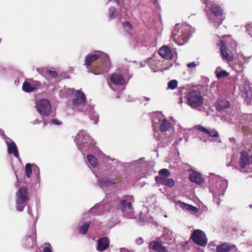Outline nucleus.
Wrapping results in <instances>:
<instances>
[{"instance_id": "f8f14e48", "label": "nucleus", "mask_w": 252, "mask_h": 252, "mask_svg": "<svg viewBox=\"0 0 252 252\" xmlns=\"http://www.w3.org/2000/svg\"><path fill=\"white\" fill-rule=\"evenodd\" d=\"M111 209V206L109 203H107L105 200L96 204L88 212L91 216L95 217L102 215L106 212H108Z\"/></svg>"}, {"instance_id": "473e14b6", "label": "nucleus", "mask_w": 252, "mask_h": 252, "mask_svg": "<svg viewBox=\"0 0 252 252\" xmlns=\"http://www.w3.org/2000/svg\"><path fill=\"white\" fill-rule=\"evenodd\" d=\"M230 106V102L226 99H221L219 100L218 102L217 109L222 110L228 108Z\"/></svg>"}, {"instance_id": "4be33fe9", "label": "nucleus", "mask_w": 252, "mask_h": 252, "mask_svg": "<svg viewBox=\"0 0 252 252\" xmlns=\"http://www.w3.org/2000/svg\"><path fill=\"white\" fill-rule=\"evenodd\" d=\"M149 247L152 249L157 252H167L166 248L163 246L162 243L157 241H152L149 243Z\"/></svg>"}, {"instance_id": "de8ad7c7", "label": "nucleus", "mask_w": 252, "mask_h": 252, "mask_svg": "<svg viewBox=\"0 0 252 252\" xmlns=\"http://www.w3.org/2000/svg\"><path fill=\"white\" fill-rule=\"evenodd\" d=\"M50 123L52 124L56 125H61L62 124V122L59 121L57 119H51L50 121Z\"/></svg>"}, {"instance_id": "864d4df0", "label": "nucleus", "mask_w": 252, "mask_h": 252, "mask_svg": "<svg viewBox=\"0 0 252 252\" xmlns=\"http://www.w3.org/2000/svg\"><path fill=\"white\" fill-rule=\"evenodd\" d=\"M143 239L142 238H138L136 241V243L139 245H142L143 243Z\"/></svg>"}, {"instance_id": "e2e57ef3", "label": "nucleus", "mask_w": 252, "mask_h": 252, "mask_svg": "<svg viewBox=\"0 0 252 252\" xmlns=\"http://www.w3.org/2000/svg\"><path fill=\"white\" fill-rule=\"evenodd\" d=\"M144 98L146 101H149V100H150V99L149 97H146V96H144Z\"/></svg>"}, {"instance_id": "5701e85b", "label": "nucleus", "mask_w": 252, "mask_h": 252, "mask_svg": "<svg viewBox=\"0 0 252 252\" xmlns=\"http://www.w3.org/2000/svg\"><path fill=\"white\" fill-rule=\"evenodd\" d=\"M194 128L207 134L209 136L212 137H218L219 135L218 132L216 129L211 128L207 129L200 125L195 126Z\"/></svg>"}, {"instance_id": "c756f323", "label": "nucleus", "mask_w": 252, "mask_h": 252, "mask_svg": "<svg viewBox=\"0 0 252 252\" xmlns=\"http://www.w3.org/2000/svg\"><path fill=\"white\" fill-rule=\"evenodd\" d=\"M235 247V245L229 243H223L218 245L216 248V252H229Z\"/></svg>"}, {"instance_id": "2eb2a0df", "label": "nucleus", "mask_w": 252, "mask_h": 252, "mask_svg": "<svg viewBox=\"0 0 252 252\" xmlns=\"http://www.w3.org/2000/svg\"><path fill=\"white\" fill-rule=\"evenodd\" d=\"M94 220L93 216H91L88 212L84 213L83 215L82 220L80 222V225L78 228L79 232L83 235L86 234L91 223Z\"/></svg>"}, {"instance_id": "a211bd4d", "label": "nucleus", "mask_w": 252, "mask_h": 252, "mask_svg": "<svg viewBox=\"0 0 252 252\" xmlns=\"http://www.w3.org/2000/svg\"><path fill=\"white\" fill-rule=\"evenodd\" d=\"M5 142L7 147V153L9 154L13 155L15 158L20 159V158L19 156L18 147L15 142L8 137L5 138Z\"/></svg>"}, {"instance_id": "58836bf2", "label": "nucleus", "mask_w": 252, "mask_h": 252, "mask_svg": "<svg viewBox=\"0 0 252 252\" xmlns=\"http://www.w3.org/2000/svg\"><path fill=\"white\" fill-rule=\"evenodd\" d=\"M236 157L235 155V154H233L231 156V159L229 162L227 164V166H231L232 168H236Z\"/></svg>"}, {"instance_id": "69168bd1", "label": "nucleus", "mask_w": 252, "mask_h": 252, "mask_svg": "<svg viewBox=\"0 0 252 252\" xmlns=\"http://www.w3.org/2000/svg\"><path fill=\"white\" fill-rule=\"evenodd\" d=\"M251 158V163L252 164V154L250 156Z\"/></svg>"}, {"instance_id": "ddd939ff", "label": "nucleus", "mask_w": 252, "mask_h": 252, "mask_svg": "<svg viewBox=\"0 0 252 252\" xmlns=\"http://www.w3.org/2000/svg\"><path fill=\"white\" fill-rule=\"evenodd\" d=\"M36 108L43 119L44 117L50 115L52 112L51 103L47 99H41L38 101L36 104Z\"/></svg>"}, {"instance_id": "5fc2aeb1", "label": "nucleus", "mask_w": 252, "mask_h": 252, "mask_svg": "<svg viewBox=\"0 0 252 252\" xmlns=\"http://www.w3.org/2000/svg\"><path fill=\"white\" fill-rule=\"evenodd\" d=\"M183 140V137H179V138H178L177 139V140L175 141V143L177 145L178 144H179L181 141H182Z\"/></svg>"}, {"instance_id": "bf43d9fd", "label": "nucleus", "mask_w": 252, "mask_h": 252, "mask_svg": "<svg viewBox=\"0 0 252 252\" xmlns=\"http://www.w3.org/2000/svg\"><path fill=\"white\" fill-rule=\"evenodd\" d=\"M150 68L152 70H153V71L154 72H156L159 70V69H157L155 67H153L151 65L150 66Z\"/></svg>"}, {"instance_id": "7ed1b4c3", "label": "nucleus", "mask_w": 252, "mask_h": 252, "mask_svg": "<svg viewBox=\"0 0 252 252\" xmlns=\"http://www.w3.org/2000/svg\"><path fill=\"white\" fill-rule=\"evenodd\" d=\"M195 32V29L187 23L177 24L172 32L171 38L178 45L187 43Z\"/></svg>"}, {"instance_id": "0eeeda50", "label": "nucleus", "mask_w": 252, "mask_h": 252, "mask_svg": "<svg viewBox=\"0 0 252 252\" xmlns=\"http://www.w3.org/2000/svg\"><path fill=\"white\" fill-rule=\"evenodd\" d=\"M114 164H118L119 165H123L125 167L128 168L130 170H134L135 172H142V173L140 174L141 177H147V173L146 169H145L148 166L147 163L145 161L144 158H141L137 160H133L130 162H125L122 163L121 161L115 158H109Z\"/></svg>"}, {"instance_id": "f704fd0d", "label": "nucleus", "mask_w": 252, "mask_h": 252, "mask_svg": "<svg viewBox=\"0 0 252 252\" xmlns=\"http://www.w3.org/2000/svg\"><path fill=\"white\" fill-rule=\"evenodd\" d=\"M34 244V239L33 236H29L27 237L26 242L24 244L25 248L29 249L33 247Z\"/></svg>"}, {"instance_id": "20e7f679", "label": "nucleus", "mask_w": 252, "mask_h": 252, "mask_svg": "<svg viewBox=\"0 0 252 252\" xmlns=\"http://www.w3.org/2000/svg\"><path fill=\"white\" fill-rule=\"evenodd\" d=\"M74 141L83 155L97 149V148L95 147V143L94 139L85 130L79 131L75 136Z\"/></svg>"}, {"instance_id": "49530a36", "label": "nucleus", "mask_w": 252, "mask_h": 252, "mask_svg": "<svg viewBox=\"0 0 252 252\" xmlns=\"http://www.w3.org/2000/svg\"><path fill=\"white\" fill-rule=\"evenodd\" d=\"M47 73L52 77L55 78L57 77L58 73L54 70H48L47 71Z\"/></svg>"}, {"instance_id": "c85d7f7f", "label": "nucleus", "mask_w": 252, "mask_h": 252, "mask_svg": "<svg viewBox=\"0 0 252 252\" xmlns=\"http://www.w3.org/2000/svg\"><path fill=\"white\" fill-rule=\"evenodd\" d=\"M92 109H89L88 111L83 112L85 114L88 115L92 121H93L94 124H97L99 120L98 114L94 110V105H92Z\"/></svg>"}, {"instance_id": "a878e982", "label": "nucleus", "mask_w": 252, "mask_h": 252, "mask_svg": "<svg viewBox=\"0 0 252 252\" xmlns=\"http://www.w3.org/2000/svg\"><path fill=\"white\" fill-rule=\"evenodd\" d=\"M110 80L113 84L118 86L126 85L127 83L123 75L120 74H112L110 77Z\"/></svg>"}, {"instance_id": "393cba45", "label": "nucleus", "mask_w": 252, "mask_h": 252, "mask_svg": "<svg viewBox=\"0 0 252 252\" xmlns=\"http://www.w3.org/2000/svg\"><path fill=\"white\" fill-rule=\"evenodd\" d=\"M158 54L161 57L166 60H169L172 59L173 55L171 50L167 46H163L160 48Z\"/></svg>"}, {"instance_id": "cd10ccee", "label": "nucleus", "mask_w": 252, "mask_h": 252, "mask_svg": "<svg viewBox=\"0 0 252 252\" xmlns=\"http://www.w3.org/2000/svg\"><path fill=\"white\" fill-rule=\"evenodd\" d=\"M251 158H249L248 154L244 151L241 153V158L240 159V164L242 168H245L250 164Z\"/></svg>"}, {"instance_id": "a18cd8bd", "label": "nucleus", "mask_w": 252, "mask_h": 252, "mask_svg": "<svg viewBox=\"0 0 252 252\" xmlns=\"http://www.w3.org/2000/svg\"><path fill=\"white\" fill-rule=\"evenodd\" d=\"M245 28L249 35L252 37V23L246 25Z\"/></svg>"}, {"instance_id": "c03bdc74", "label": "nucleus", "mask_w": 252, "mask_h": 252, "mask_svg": "<svg viewBox=\"0 0 252 252\" xmlns=\"http://www.w3.org/2000/svg\"><path fill=\"white\" fill-rule=\"evenodd\" d=\"M157 195L156 194H153L150 196L149 198H147V202H149L151 204H153L155 202Z\"/></svg>"}, {"instance_id": "2f4dec72", "label": "nucleus", "mask_w": 252, "mask_h": 252, "mask_svg": "<svg viewBox=\"0 0 252 252\" xmlns=\"http://www.w3.org/2000/svg\"><path fill=\"white\" fill-rule=\"evenodd\" d=\"M98 185L102 189L112 186L115 182L109 178H101L98 180Z\"/></svg>"}, {"instance_id": "79ce46f5", "label": "nucleus", "mask_w": 252, "mask_h": 252, "mask_svg": "<svg viewBox=\"0 0 252 252\" xmlns=\"http://www.w3.org/2000/svg\"><path fill=\"white\" fill-rule=\"evenodd\" d=\"M123 27L125 30L127 32H130L132 30L131 24L128 21H125L123 23Z\"/></svg>"}, {"instance_id": "6e6552de", "label": "nucleus", "mask_w": 252, "mask_h": 252, "mask_svg": "<svg viewBox=\"0 0 252 252\" xmlns=\"http://www.w3.org/2000/svg\"><path fill=\"white\" fill-rule=\"evenodd\" d=\"M85 94L80 90H77L75 94V97L72 101L73 109L82 112H86L89 109H92V105L88 103Z\"/></svg>"}, {"instance_id": "a19ab883", "label": "nucleus", "mask_w": 252, "mask_h": 252, "mask_svg": "<svg viewBox=\"0 0 252 252\" xmlns=\"http://www.w3.org/2000/svg\"><path fill=\"white\" fill-rule=\"evenodd\" d=\"M32 168L34 173L36 175V180L39 183L40 180L39 168L38 166L35 164L33 165Z\"/></svg>"}, {"instance_id": "37998d69", "label": "nucleus", "mask_w": 252, "mask_h": 252, "mask_svg": "<svg viewBox=\"0 0 252 252\" xmlns=\"http://www.w3.org/2000/svg\"><path fill=\"white\" fill-rule=\"evenodd\" d=\"M158 174L160 176H161V177L167 178L170 175V172L167 169L162 168L159 170Z\"/></svg>"}, {"instance_id": "72a5a7b5", "label": "nucleus", "mask_w": 252, "mask_h": 252, "mask_svg": "<svg viewBox=\"0 0 252 252\" xmlns=\"http://www.w3.org/2000/svg\"><path fill=\"white\" fill-rule=\"evenodd\" d=\"M216 75L217 78L219 79L222 77H226L229 73L224 70H221L220 67H218L215 71Z\"/></svg>"}, {"instance_id": "7c9ffc66", "label": "nucleus", "mask_w": 252, "mask_h": 252, "mask_svg": "<svg viewBox=\"0 0 252 252\" xmlns=\"http://www.w3.org/2000/svg\"><path fill=\"white\" fill-rule=\"evenodd\" d=\"M189 179L192 182L197 184H201L204 182V179L201 174L197 172H193L189 175Z\"/></svg>"}, {"instance_id": "8fccbe9b", "label": "nucleus", "mask_w": 252, "mask_h": 252, "mask_svg": "<svg viewBox=\"0 0 252 252\" xmlns=\"http://www.w3.org/2000/svg\"><path fill=\"white\" fill-rule=\"evenodd\" d=\"M135 100V98L133 97L132 96H131L129 95L127 96V97L126 98V101L127 102H133Z\"/></svg>"}, {"instance_id": "412c9836", "label": "nucleus", "mask_w": 252, "mask_h": 252, "mask_svg": "<svg viewBox=\"0 0 252 252\" xmlns=\"http://www.w3.org/2000/svg\"><path fill=\"white\" fill-rule=\"evenodd\" d=\"M155 180L157 184L167 186L170 188H173L175 184L174 180L171 178L157 176Z\"/></svg>"}, {"instance_id": "338daca9", "label": "nucleus", "mask_w": 252, "mask_h": 252, "mask_svg": "<svg viewBox=\"0 0 252 252\" xmlns=\"http://www.w3.org/2000/svg\"><path fill=\"white\" fill-rule=\"evenodd\" d=\"M201 1L204 3H206V0H201Z\"/></svg>"}, {"instance_id": "bb28decb", "label": "nucleus", "mask_w": 252, "mask_h": 252, "mask_svg": "<svg viewBox=\"0 0 252 252\" xmlns=\"http://www.w3.org/2000/svg\"><path fill=\"white\" fill-rule=\"evenodd\" d=\"M220 51L222 59H224L228 61H232L233 54L231 51L228 49L227 47L223 44H221Z\"/></svg>"}, {"instance_id": "774afa93", "label": "nucleus", "mask_w": 252, "mask_h": 252, "mask_svg": "<svg viewBox=\"0 0 252 252\" xmlns=\"http://www.w3.org/2000/svg\"><path fill=\"white\" fill-rule=\"evenodd\" d=\"M43 122H44V125H46V124H47V123H46L45 121H44V120H43Z\"/></svg>"}, {"instance_id": "aec40b11", "label": "nucleus", "mask_w": 252, "mask_h": 252, "mask_svg": "<svg viewBox=\"0 0 252 252\" xmlns=\"http://www.w3.org/2000/svg\"><path fill=\"white\" fill-rule=\"evenodd\" d=\"M175 205L177 207H179L182 208L185 211H188L191 214H196L199 211V209L197 207L181 201H178L176 202Z\"/></svg>"}, {"instance_id": "ea45409f", "label": "nucleus", "mask_w": 252, "mask_h": 252, "mask_svg": "<svg viewBox=\"0 0 252 252\" xmlns=\"http://www.w3.org/2000/svg\"><path fill=\"white\" fill-rule=\"evenodd\" d=\"M32 166L31 163H28L25 166V172L28 178H30L32 174Z\"/></svg>"}, {"instance_id": "b1692460", "label": "nucleus", "mask_w": 252, "mask_h": 252, "mask_svg": "<svg viewBox=\"0 0 252 252\" xmlns=\"http://www.w3.org/2000/svg\"><path fill=\"white\" fill-rule=\"evenodd\" d=\"M110 241L106 237H103L99 239L97 241V250L98 251L102 252L106 250L109 246Z\"/></svg>"}, {"instance_id": "39448f33", "label": "nucleus", "mask_w": 252, "mask_h": 252, "mask_svg": "<svg viewBox=\"0 0 252 252\" xmlns=\"http://www.w3.org/2000/svg\"><path fill=\"white\" fill-rule=\"evenodd\" d=\"M205 11L210 24L217 28L222 23L225 18L223 10L221 6L215 2L207 3Z\"/></svg>"}, {"instance_id": "f3484780", "label": "nucleus", "mask_w": 252, "mask_h": 252, "mask_svg": "<svg viewBox=\"0 0 252 252\" xmlns=\"http://www.w3.org/2000/svg\"><path fill=\"white\" fill-rule=\"evenodd\" d=\"M41 86V83L37 81L29 79L23 84V91L27 93L33 92L38 90Z\"/></svg>"}, {"instance_id": "680f3d73", "label": "nucleus", "mask_w": 252, "mask_h": 252, "mask_svg": "<svg viewBox=\"0 0 252 252\" xmlns=\"http://www.w3.org/2000/svg\"><path fill=\"white\" fill-rule=\"evenodd\" d=\"M153 3L154 4V5H156L157 4H158V0H154L153 1H152Z\"/></svg>"}, {"instance_id": "13d9d810", "label": "nucleus", "mask_w": 252, "mask_h": 252, "mask_svg": "<svg viewBox=\"0 0 252 252\" xmlns=\"http://www.w3.org/2000/svg\"><path fill=\"white\" fill-rule=\"evenodd\" d=\"M229 140L230 142L234 143L235 142L236 139L234 137H230L229 138Z\"/></svg>"}, {"instance_id": "3c124183", "label": "nucleus", "mask_w": 252, "mask_h": 252, "mask_svg": "<svg viewBox=\"0 0 252 252\" xmlns=\"http://www.w3.org/2000/svg\"><path fill=\"white\" fill-rule=\"evenodd\" d=\"M196 64L194 62H191V63H189L188 64H187V67H195L196 66Z\"/></svg>"}, {"instance_id": "f03ea898", "label": "nucleus", "mask_w": 252, "mask_h": 252, "mask_svg": "<svg viewBox=\"0 0 252 252\" xmlns=\"http://www.w3.org/2000/svg\"><path fill=\"white\" fill-rule=\"evenodd\" d=\"M247 60L242 53L237 54V64H239V69H241L239 72H237V77H241V81L237 83L239 86L240 96L244 99V101L247 104L251 103L252 100V87L249 85V83L246 77L244 76L241 71L243 70L244 63H248ZM237 69V72H238Z\"/></svg>"}, {"instance_id": "9d476101", "label": "nucleus", "mask_w": 252, "mask_h": 252, "mask_svg": "<svg viewBox=\"0 0 252 252\" xmlns=\"http://www.w3.org/2000/svg\"><path fill=\"white\" fill-rule=\"evenodd\" d=\"M188 104L192 108L198 109L203 102V98L200 93L196 90L189 92L187 95Z\"/></svg>"}, {"instance_id": "9b49d317", "label": "nucleus", "mask_w": 252, "mask_h": 252, "mask_svg": "<svg viewBox=\"0 0 252 252\" xmlns=\"http://www.w3.org/2000/svg\"><path fill=\"white\" fill-rule=\"evenodd\" d=\"M28 190L25 187H21L16 193V208L18 211L22 212L25 206V203L28 200Z\"/></svg>"}, {"instance_id": "1a4fd4ad", "label": "nucleus", "mask_w": 252, "mask_h": 252, "mask_svg": "<svg viewBox=\"0 0 252 252\" xmlns=\"http://www.w3.org/2000/svg\"><path fill=\"white\" fill-rule=\"evenodd\" d=\"M134 201L132 195H126L122 198L117 205V209L125 213V216L128 219L133 218L134 215L132 212L133 210L132 202H133Z\"/></svg>"}, {"instance_id": "0e129e2a", "label": "nucleus", "mask_w": 252, "mask_h": 252, "mask_svg": "<svg viewBox=\"0 0 252 252\" xmlns=\"http://www.w3.org/2000/svg\"><path fill=\"white\" fill-rule=\"evenodd\" d=\"M240 245H244L246 247H248V245L246 243H243L241 244Z\"/></svg>"}, {"instance_id": "4468645a", "label": "nucleus", "mask_w": 252, "mask_h": 252, "mask_svg": "<svg viewBox=\"0 0 252 252\" xmlns=\"http://www.w3.org/2000/svg\"><path fill=\"white\" fill-rule=\"evenodd\" d=\"M163 116L161 112H158L154 115L152 122L153 126L157 124L159 125V130L161 132L167 131L171 127V123L165 118L162 119Z\"/></svg>"}, {"instance_id": "6e6d98bb", "label": "nucleus", "mask_w": 252, "mask_h": 252, "mask_svg": "<svg viewBox=\"0 0 252 252\" xmlns=\"http://www.w3.org/2000/svg\"><path fill=\"white\" fill-rule=\"evenodd\" d=\"M28 214L31 217H32V210L30 207H28Z\"/></svg>"}, {"instance_id": "423d86ee", "label": "nucleus", "mask_w": 252, "mask_h": 252, "mask_svg": "<svg viewBox=\"0 0 252 252\" xmlns=\"http://www.w3.org/2000/svg\"><path fill=\"white\" fill-rule=\"evenodd\" d=\"M209 178L210 184H213L214 181H216L215 187L212 190V194L214 200H216V203L220 205V199L223 196L227 187V181L222 177L213 173L209 174ZM210 191H212V190H210Z\"/></svg>"}, {"instance_id": "4d7b16f0", "label": "nucleus", "mask_w": 252, "mask_h": 252, "mask_svg": "<svg viewBox=\"0 0 252 252\" xmlns=\"http://www.w3.org/2000/svg\"><path fill=\"white\" fill-rule=\"evenodd\" d=\"M120 252H129V251L126 248H123L120 249Z\"/></svg>"}, {"instance_id": "e433bc0d", "label": "nucleus", "mask_w": 252, "mask_h": 252, "mask_svg": "<svg viewBox=\"0 0 252 252\" xmlns=\"http://www.w3.org/2000/svg\"><path fill=\"white\" fill-rule=\"evenodd\" d=\"M117 17V11L115 7H111L108 11V17L110 20L114 19Z\"/></svg>"}, {"instance_id": "052dcab7", "label": "nucleus", "mask_w": 252, "mask_h": 252, "mask_svg": "<svg viewBox=\"0 0 252 252\" xmlns=\"http://www.w3.org/2000/svg\"><path fill=\"white\" fill-rule=\"evenodd\" d=\"M110 1H114V2L116 3L117 4H119V0H109Z\"/></svg>"}, {"instance_id": "f257e3e1", "label": "nucleus", "mask_w": 252, "mask_h": 252, "mask_svg": "<svg viewBox=\"0 0 252 252\" xmlns=\"http://www.w3.org/2000/svg\"><path fill=\"white\" fill-rule=\"evenodd\" d=\"M100 59V62L97 63L94 68L96 70L92 71L94 75H99L108 72L111 63L109 56L98 50L94 51L93 53L87 55L85 59L84 65L88 67L91 66L92 63Z\"/></svg>"}, {"instance_id": "4c0bfd02", "label": "nucleus", "mask_w": 252, "mask_h": 252, "mask_svg": "<svg viewBox=\"0 0 252 252\" xmlns=\"http://www.w3.org/2000/svg\"><path fill=\"white\" fill-rule=\"evenodd\" d=\"M178 81L176 80H172L168 83V89L174 90L177 88L178 86Z\"/></svg>"}, {"instance_id": "6ab92c4d", "label": "nucleus", "mask_w": 252, "mask_h": 252, "mask_svg": "<svg viewBox=\"0 0 252 252\" xmlns=\"http://www.w3.org/2000/svg\"><path fill=\"white\" fill-rule=\"evenodd\" d=\"M175 205L177 207H179L182 208L185 211H188L191 214H196L199 211V209L197 207L181 201H178L176 202Z\"/></svg>"}, {"instance_id": "603ef678", "label": "nucleus", "mask_w": 252, "mask_h": 252, "mask_svg": "<svg viewBox=\"0 0 252 252\" xmlns=\"http://www.w3.org/2000/svg\"><path fill=\"white\" fill-rule=\"evenodd\" d=\"M41 122H42V121L39 120L38 119H36L34 121L31 122V123L32 124V125H36V124H39L40 123H41Z\"/></svg>"}, {"instance_id": "dca6fc26", "label": "nucleus", "mask_w": 252, "mask_h": 252, "mask_svg": "<svg viewBox=\"0 0 252 252\" xmlns=\"http://www.w3.org/2000/svg\"><path fill=\"white\" fill-rule=\"evenodd\" d=\"M190 237L193 242L198 246L205 247L207 244L208 241L206 234L200 229L194 230Z\"/></svg>"}, {"instance_id": "c9c22d12", "label": "nucleus", "mask_w": 252, "mask_h": 252, "mask_svg": "<svg viewBox=\"0 0 252 252\" xmlns=\"http://www.w3.org/2000/svg\"><path fill=\"white\" fill-rule=\"evenodd\" d=\"M87 160L89 163L93 167H95L97 165V159L93 155L88 154L87 155Z\"/></svg>"}, {"instance_id": "09e8293b", "label": "nucleus", "mask_w": 252, "mask_h": 252, "mask_svg": "<svg viewBox=\"0 0 252 252\" xmlns=\"http://www.w3.org/2000/svg\"><path fill=\"white\" fill-rule=\"evenodd\" d=\"M48 246H46L43 249V252H52L51 245L49 244H48Z\"/></svg>"}]
</instances>
